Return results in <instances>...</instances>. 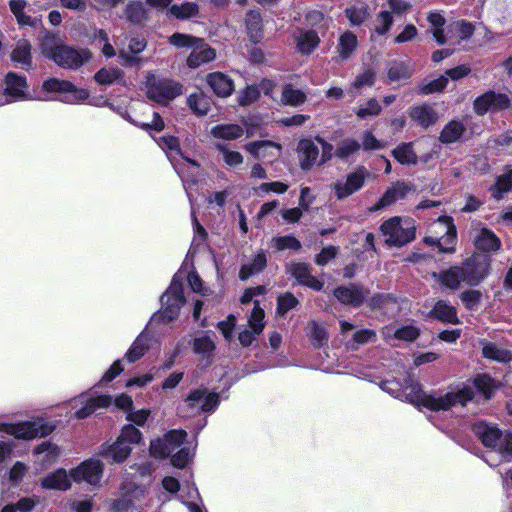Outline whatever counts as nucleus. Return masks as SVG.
Segmentation results:
<instances>
[{
    "label": "nucleus",
    "mask_w": 512,
    "mask_h": 512,
    "mask_svg": "<svg viewBox=\"0 0 512 512\" xmlns=\"http://www.w3.org/2000/svg\"><path fill=\"white\" fill-rule=\"evenodd\" d=\"M381 232L387 236L388 246L402 247L412 242L416 237L415 220L410 217L398 216L385 220L380 226Z\"/></svg>",
    "instance_id": "f257e3e1"
},
{
    "label": "nucleus",
    "mask_w": 512,
    "mask_h": 512,
    "mask_svg": "<svg viewBox=\"0 0 512 512\" xmlns=\"http://www.w3.org/2000/svg\"><path fill=\"white\" fill-rule=\"evenodd\" d=\"M146 88L147 98L162 105H167L183 92V85L180 82L158 78L153 74L147 77Z\"/></svg>",
    "instance_id": "f03ea898"
},
{
    "label": "nucleus",
    "mask_w": 512,
    "mask_h": 512,
    "mask_svg": "<svg viewBox=\"0 0 512 512\" xmlns=\"http://www.w3.org/2000/svg\"><path fill=\"white\" fill-rule=\"evenodd\" d=\"M492 259L487 254L474 253L460 265L464 283L470 287L480 285L491 272Z\"/></svg>",
    "instance_id": "7ed1b4c3"
},
{
    "label": "nucleus",
    "mask_w": 512,
    "mask_h": 512,
    "mask_svg": "<svg viewBox=\"0 0 512 512\" xmlns=\"http://www.w3.org/2000/svg\"><path fill=\"white\" fill-rule=\"evenodd\" d=\"M512 110V92H499L489 89L477 96L473 101V111L478 116H484L488 112L499 113Z\"/></svg>",
    "instance_id": "20e7f679"
},
{
    "label": "nucleus",
    "mask_w": 512,
    "mask_h": 512,
    "mask_svg": "<svg viewBox=\"0 0 512 512\" xmlns=\"http://www.w3.org/2000/svg\"><path fill=\"white\" fill-rule=\"evenodd\" d=\"M55 429V426L41 421H24L20 423L0 422V432H5L17 439L32 440L37 437H46Z\"/></svg>",
    "instance_id": "39448f33"
},
{
    "label": "nucleus",
    "mask_w": 512,
    "mask_h": 512,
    "mask_svg": "<svg viewBox=\"0 0 512 512\" xmlns=\"http://www.w3.org/2000/svg\"><path fill=\"white\" fill-rule=\"evenodd\" d=\"M92 52L88 48L76 49L67 44L62 45L56 54H53V62L59 67L77 70L92 59Z\"/></svg>",
    "instance_id": "423d86ee"
},
{
    "label": "nucleus",
    "mask_w": 512,
    "mask_h": 512,
    "mask_svg": "<svg viewBox=\"0 0 512 512\" xmlns=\"http://www.w3.org/2000/svg\"><path fill=\"white\" fill-rule=\"evenodd\" d=\"M407 398L409 402L415 406L424 407L433 412L447 411L451 409V402H449L447 394H444L440 397H435L426 393L420 384H415L412 386V389L407 395Z\"/></svg>",
    "instance_id": "0eeeda50"
},
{
    "label": "nucleus",
    "mask_w": 512,
    "mask_h": 512,
    "mask_svg": "<svg viewBox=\"0 0 512 512\" xmlns=\"http://www.w3.org/2000/svg\"><path fill=\"white\" fill-rule=\"evenodd\" d=\"M369 294V288L359 283L340 285L333 290V296L339 303L352 308L361 307L366 302Z\"/></svg>",
    "instance_id": "6e6552de"
},
{
    "label": "nucleus",
    "mask_w": 512,
    "mask_h": 512,
    "mask_svg": "<svg viewBox=\"0 0 512 512\" xmlns=\"http://www.w3.org/2000/svg\"><path fill=\"white\" fill-rule=\"evenodd\" d=\"M104 470V464L97 459H88L71 470V477L76 483L85 481L91 485L100 482Z\"/></svg>",
    "instance_id": "1a4fd4ad"
},
{
    "label": "nucleus",
    "mask_w": 512,
    "mask_h": 512,
    "mask_svg": "<svg viewBox=\"0 0 512 512\" xmlns=\"http://www.w3.org/2000/svg\"><path fill=\"white\" fill-rule=\"evenodd\" d=\"M472 432L486 448L496 450L502 441L503 432L497 425L479 421L472 425Z\"/></svg>",
    "instance_id": "9d476101"
},
{
    "label": "nucleus",
    "mask_w": 512,
    "mask_h": 512,
    "mask_svg": "<svg viewBox=\"0 0 512 512\" xmlns=\"http://www.w3.org/2000/svg\"><path fill=\"white\" fill-rule=\"evenodd\" d=\"M132 447L118 438L113 443L104 442L99 447L98 455L109 464H121L130 456Z\"/></svg>",
    "instance_id": "9b49d317"
},
{
    "label": "nucleus",
    "mask_w": 512,
    "mask_h": 512,
    "mask_svg": "<svg viewBox=\"0 0 512 512\" xmlns=\"http://www.w3.org/2000/svg\"><path fill=\"white\" fill-rule=\"evenodd\" d=\"M207 85L219 98H227L235 91L234 80L221 71L210 72L205 77Z\"/></svg>",
    "instance_id": "f8f14e48"
},
{
    "label": "nucleus",
    "mask_w": 512,
    "mask_h": 512,
    "mask_svg": "<svg viewBox=\"0 0 512 512\" xmlns=\"http://www.w3.org/2000/svg\"><path fill=\"white\" fill-rule=\"evenodd\" d=\"M206 394V388L191 390L183 402L177 407V415L180 418L189 419L202 412L201 402Z\"/></svg>",
    "instance_id": "ddd939ff"
},
{
    "label": "nucleus",
    "mask_w": 512,
    "mask_h": 512,
    "mask_svg": "<svg viewBox=\"0 0 512 512\" xmlns=\"http://www.w3.org/2000/svg\"><path fill=\"white\" fill-rule=\"evenodd\" d=\"M365 172V168L362 166L357 171L348 174L345 183L334 184L337 199L343 200L359 191L365 183Z\"/></svg>",
    "instance_id": "4468645a"
},
{
    "label": "nucleus",
    "mask_w": 512,
    "mask_h": 512,
    "mask_svg": "<svg viewBox=\"0 0 512 512\" xmlns=\"http://www.w3.org/2000/svg\"><path fill=\"white\" fill-rule=\"evenodd\" d=\"M147 47V40L142 36L132 37L128 43V51L120 50L119 58L124 67H136L142 63V58L138 55Z\"/></svg>",
    "instance_id": "2eb2a0df"
},
{
    "label": "nucleus",
    "mask_w": 512,
    "mask_h": 512,
    "mask_svg": "<svg viewBox=\"0 0 512 512\" xmlns=\"http://www.w3.org/2000/svg\"><path fill=\"white\" fill-rule=\"evenodd\" d=\"M408 114L412 121L425 130L435 125L439 119L437 111L427 103L411 106Z\"/></svg>",
    "instance_id": "dca6fc26"
},
{
    "label": "nucleus",
    "mask_w": 512,
    "mask_h": 512,
    "mask_svg": "<svg viewBox=\"0 0 512 512\" xmlns=\"http://www.w3.org/2000/svg\"><path fill=\"white\" fill-rule=\"evenodd\" d=\"M299 165L303 171H310L319 158V148L310 138L299 140L297 145Z\"/></svg>",
    "instance_id": "f3484780"
},
{
    "label": "nucleus",
    "mask_w": 512,
    "mask_h": 512,
    "mask_svg": "<svg viewBox=\"0 0 512 512\" xmlns=\"http://www.w3.org/2000/svg\"><path fill=\"white\" fill-rule=\"evenodd\" d=\"M244 25L248 39L258 44L264 38L263 18L259 9H250L246 12Z\"/></svg>",
    "instance_id": "a211bd4d"
},
{
    "label": "nucleus",
    "mask_w": 512,
    "mask_h": 512,
    "mask_svg": "<svg viewBox=\"0 0 512 512\" xmlns=\"http://www.w3.org/2000/svg\"><path fill=\"white\" fill-rule=\"evenodd\" d=\"M6 85L4 93L12 97L14 100L28 99L26 89L28 88L27 78L24 75H19L16 72H8L4 77Z\"/></svg>",
    "instance_id": "6ab92c4d"
},
{
    "label": "nucleus",
    "mask_w": 512,
    "mask_h": 512,
    "mask_svg": "<svg viewBox=\"0 0 512 512\" xmlns=\"http://www.w3.org/2000/svg\"><path fill=\"white\" fill-rule=\"evenodd\" d=\"M216 58V50L210 47L205 39L203 43H197L192 49L191 53L186 59V64L189 68L196 69L202 64L212 62Z\"/></svg>",
    "instance_id": "aec40b11"
},
{
    "label": "nucleus",
    "mask_w": 512,
    "mask_h": 512,
    "mask_svg": "<svg viewBox=\"0 0 512 512\" xmlns=\"http://www.w3.org/2000/svg\"><path fill=\"white\" fill-rule=\"evenodd\" d=\"M433 278L444 288L452 291L458 290L461 283H464L460 265H453L448 269L433 273Z\"/></svg>",
    "instance_id": "412c9836"
},
{
    "label": "nucleus",
    "mask_w": 512,
    "mask_h": 512,
    "mask_svg": "<svg viewBox=\"0 0 512 512\" xmlns=\"http://www.w3.org/2000/svg\"><path fill=\"white\" fill-rule=\"evenodd\" d=\"M473 243L477 250L484 253L497 252L502 246L500 238L491 229L485 227L479 231Z\"/></svg>",
    "instance_id": "4be33fe9"
},
{
    "label": "nucleus",
    "mask_w": 512,
    "mask_h": 512,
    "mask_svg": "<svg viewBox=\"0 0 512 512\" xmlns=\"http://www.w3.org/2000/svg\"><path fill=\"white\" fill-rule=\"evenodd\" d=\"M428 317L446 324H459L457 309L445 300H438L428 312Z\"/></svg>",
    "instance_id": "5701e85b"
},
{
    "label": "nucleus",
    "mask_w": 512,
    "mask_h": 512,
    "mask_svg": "<svg viewBox=\"0 0 512 512\" xmlns=\"http://www.w3.org/2000/svg\"><path fill=\"white\" fill-rule=\"evenodd\" d=\"M41 487L46 490L67 491L71 488V481L66 470L58 468L41 479Z\"/></svg>",
    "instance_id": "b1692460"
},
{
    "label": "nucleus",
    "mask_w": 512,
    "mask_h": 512,
    "mask_svg": "<svg viewBox=\"0 0 512 512\" xmlns=\"http://www.w3.org/2000/svg\"><path fill=\"white\" fill-rule=\"evenodd\" d=\"M438 221L445 224L446 233L443 237H441L442 243L440 244V252L452 254L456 250V242H457V229L454 224V220L451 216H440Z\"/></svg>",
    "instance_id": "393cba45"
},
{
    "label": "nucleus",
    "mask_w": 512,
    "mask_h": 512,
    "mask_svg": "<svg viewBox=\"0 0 512 512\" xmlns=\"http://www.w3.org/2000/svg\"><path fill=\"white\" fill-rule=\"evenodd\" d=\"M472 383L475 389L484 396L485 400L492 399L495 392L501 387L500 382L488 373L476 374Z\"/></svg>",
    "instance_id": "a878e982"
},
{
    "label": "nucleus",
    "mask_w": 512,
    "mask_h": 512,
    "mask_svg": "<svg viewBox=\"0 0 512 512\" xmlns=\"http://www.w3.org/2000/svg\"><path fill=\"white\" fill-rule=\"evenodd\" d=\"M31 50L32 45L29 41H19L11 52V61L16 65H20L24 70L31 69L33 64Z\"/></svg>",
    "instance_id": "bb28decb"
},
{
    "label": "nucleus",
    "mask_w": 512,
    "mask_h": 512,
    "mask_svg": "<svg viewBox=\"0 0 512 512\" xmlns=\"http://www.w3.org/2000/svg\"><path fill=\"white\" fill-rule=\"evenodd\" d=\"M162 313L161 317L164 323H169L178 318L181 307L185 304L186 299L163 295L161 297Z\"/></svg>",
    "instance_id": "cd10ccee"
},
{
    "label": "nucleus",
    "mask_w": 512,
    "mask_h": 512,
    "mask_svg": "<svg viewBox=\"0 0 512 512\" xmlns=\"http://www.w3.org/2000/svg\"><path fill=\"white\" fill-rule=\"evenodd\" d=\"M465 131V125L461 121L453 119L443 127L439 141L445 145L455 143L461 139Z\"/></svg>",
    "instance_id": "c85d7f7f"
},
{
    "label": "nucleus",
    "mask_w": 512,
    "mask_h": 512,
    "mask_svg": "<svg viewBox=\"0 0 512 512\" xmlns=\"http://www.w3.org/2000/svg\"><path fill=\"white\" fill-rule=\"evenodd\" d=\"M127 22L133 25H141L148 19V11L141 1H129L124 9Z\"/></svg>",
    "instance_id": "c756f323"
},
{
    "label": "nucleus",
    "mask_w": 512,
    "mask_h": 512,
    "mask_svg": "<svg viewBox=\"0 0 512 512\" xmlns=\"http://www.w3.org/2000/svg\"><path fill=\"white\" fill-rule=\"evenodd\" d=\"M391 155L401 165H416L418 163V156L413 149L412 142H402L396 146Z\"/></svg>",
    "instance_id": "7c9ffc66"
},
{
    "label": "nucleus",
    "mask_w": 512,
    "mask_h": 512,
    "mask_svg": "<svg viewBox=\"0 0 512 512\" xmlns=\"http://www.w3.org/2000/svg\"><path fill=\"white\" fill-rule=\"evenodd\" d=\"M267 266V257L263 251L254 256L248 264H243L239 270V278L242 281L248 280L251 276L262 272Z\"/></svg>",
    "instance_id": "2f4dec72"
},
{
    "label": "nucleus",
    "mask_w": 512,
    "mask_h": 512,
    "mask_svg": "<svg viewBox=\"0 0 512 512\" xmlns=\"http://www.w3.org/2000/svg\"><path fill=\"white\" fill-rule=\"evenodd\" d=\"M482 357L499 363H508L512 360V353L493 342L485 341L482 346Z\"/></svg>",
    "instance_id": "473e14b6"
},
{
    "label": "nucleus",
    "mask_w": 512,
    "mask_h": 512,
    "mask_svg": "<svg viewBox=\"0 0 512 512\" xmlns=\"http://www.w3.org/2000/svg\"><path fill=\"white\" fill-rule=\"evenodd\" d=\"M149 350V337L148 335L144 334L143 332L140 333L128 351L126 352L124 358L129 363H135L140 358H142L145 353Z\"/></svg>",
    "instance_id": "72a5a7b5"
},
{
    "label": "nucleus",
    "mask_w": 512,
    "mask_h": 512,
    "mask_svg": "<svg viewBox=\"0 0 512 512\" xmlns=\"http://www.w3.org/2000/svg\"><path fill=\"white\" fill-rule=\"evenodd\" d=\"M200 9L197 3L184 1L182 4H173L168 9V14L178 20H188L199 15Z\"/></svg>",
    "instance_id": "f704fd0d"
},
{
    "label": "nucleus",
    "mask_w": 512,
    "mask_h": 512,
    "mask_svg": "<svg viewBox=\"0 0 512 512\" xmlns=\"http://www.w3.org/2000/svg\"><path fill=\"white\" fill-rule=\"evenodd\" d=\"M191 346L194 354L206 359H210L216 350L215 342L207 333L192 339Z\"/></svg>",
    "instance_id": "c9c22d12"
},
{
    "label": "nucleus",
    "mask_w": 512,
    "mask_h": 512,
    "mask_svg": "<svg viewBox=\"0 0 512 512\" xmlns=\"http://www.w3.org/2000/svg\"><path fill=\"white\" fill-rule=\"evenodd\" d=\"M308 328L307 336L314 348L320 349L328 344L329 334L324 326L311 320L308 322Z\"/></svg>",
    "instance_id": "e433bc0d"
},
{
    "label": "nucleus",
    "mask_w": 512,
    "mask_h": 512,
    "mask_svg": "<svg viewBox=\"0 0 512 512\" xmlns=\"http://www.w3.org/2000/svg\"><path fill=\"white\" fill-rule=\"evenodd\" d=\"M357 46H358L357 36L351 31L344 32L339 37V41H338L337 49H338L339 57L342 60L349 59L353 55L355 50L357 49Z\"/></svg>",
    "instance_id": "4c0bfd02"
},
{
    "label": "nucleus",
    "mask_w": 512,
    "mask_h": 512,
    "mask_svg": "<svg viewBox=\"0 0 512 512\" xmlns=\"http://www.w3.org/2000/svg\"><path fill=\"white\" fill-rule=\"evenodd\" d=\"M245 149L253 155L255 159L264 160L270 155L271 149H281V146L270 140H257L250 142L245 146Z\"/></svg>",
    "instance_id": "58836bf2"
},
{
    "label": "nucleus",
    "mask_w": 512,
    "mask_h": 512,
    "mask_svg": "<svg viewBox=\"0 0 512 512\" xmlns=\"http://www.w3.org/2000/svg\"><path fill=\"white\" fill-rule=\"evenodd\" d=\"M319 44L318 33L313 29L307 30L297 39V50L302 55H310Z\"/></svg>",
    "instance_id": "ea45409f"
},
{
    "label": "nucleus",
    "mask_w": 512,
    "mask_h": 512,
    "mask_svg": "<svg viewBox=\"0 0 512 512\" xmlns=\"http://www.w3.org/2000/svg\"><path fill=\"white\" fill-rule=\"evenodd\" d=\"M493 198L500 200L503 194L512 191V169L506 166L504 173L496 178L494 186L491 188Z\"/></svg>",
    "instance_id": "a19ab883"
},
{
    "label": "nucleus",
    "mask_w": 512,
    "mask_h": 512,
    "mask_svg": "<svg viewBox=\"0 0 512 512\" xmlns=\"http://www.w3.org/2000/svg\"><path fill=\"white\" fill-rule=\"evenodd\" d=\"M214 138L236 140L243 135V129L238 124H218L211 129Z\"/></svg>",
    "instance_id": "79ce46f5"
},
{
    "label": "nucleus",
    "mask_w": 512,
    "mask_h": 512,
    "mask_svg": "<svg viewBox=\"0 0 512 512\" xmlns=\"http://www.w3.org/2000/svg\"><path fill=\"white\" fill-rule=\"evenodd\" d=\"M187 104L197 116H205L211 108V99L203 93H193L188 96Z\"/></svg>",
    "instance_id": "37998d69"
},
{
    "label": "nucleus",
    "mask_w": 512,
    "mask_h": 512,
    "mask_svg": "<svg viewBox=\"0 0 512 512\" xmlns=\"http://www.w3.org/2000/svg\"><path fill=\"white\" fill-rule=\"evenodd\" d=\"M307 100L306 94L300 90L295 89L292 84H285L282 88L281 102L284 105L297 107Z\"/></svg>",
    "instance_id": "c03bdc74"
},
{
    "label": "nucleus",
    "mask_w": 512,
    "mask_h": 512,
    "mask_svg": "<svg viewBox=\"0 0 512 512\" xmlns=\"http://www.w3.org/2000/svg\"><path fill=\"white\" fill-rule=\"evenodd\" d=\"M64 45L61 42V39L58 34L50 31H46L45 35L41 39L40 48L42 54L50 59L53 60V54L57 53V50Z\"/></svg>",
    "instance_id": "a18cd8bd"
},
{
    "label": "nucleus",
    "mask_w": 512,
    "mask_h": 512,
    "mask_svg": "<svg viewBox=\"0 0 512 512\" xmlns=\"http://www.w3.org/2000/svg\"><path fill=\"white\" fill-rule=\"evenodd\" d=\"M124 71L118 67H103L94 74V80L99 85H111L118 80H122Z\"/></svg>",
    "instance_id": "49530a36"
},
{
    "label": "nucleus",
    "mask_w": 512,
    "mask_h": 512,
    "mask_svg": "<svg viewBox=\"0 0 512 512\" xmlns=\"http://www.w3.org/2000/svg\"><path fill=\"white\" fill-rule=\"evenodd\" d=\"M448 85V78L445 75H440L437 79L426 82V80L420 82L417 86L418 95H430L440 93L445 90Z\"/></svg>",
    "instance_id": "de8ad7c7"
},
{
    "label": "nucleus",
    "mask_w": 512,
    "mask_h": 512,
    "mask_svg": "<svg viewBox=\"0 0 512 512\" xmlns=\"http://www.w3.org/2000/svg\"><path fill=\"white\" fill-rule=\"evenodd\" d=\"M72 89H74V84L71 81L55 77L46 79L42 84V90L47 93L67 94Z\"/></svg>",
    "instance_id": "09e8293b"
},
{
    "label": "nucleus",
    "mask_w": 512,
    "mask_h": 512,
    "mask_svg": "<svg viewBox=\"0 0 512 512\" xmlns=\"http://www.w3.org/2000/svg\"><path fill=\"white\" fill-rule=\"evenodd\" d=\"M169 43L173 45L174 47L180 49V48H194L197 43L202 44L203 38L196 37L194 35L190 34H184L180 32H175L172 34L169 39Z\"/></svg>",
    "instance_id": "8fccbe9b"
},
{
    "label": "nucleus",
    "mask_w": 512,
    "mask_h": 512,
    "mask_svg": "<svg viewBox=\"0 0 512 512\" xmlns=\"http://www.w3.org/2000/svg\"><path fill=\"white\" fill-rule=\"evenodd\" d=\"M412 71L403 61H395L387 70V77L390 82L407 80L411 78Z\"/></svg>",
    "instance_id": "3c124183"
},
{
    "label": "nucleus",
    "mask_w": 512,
    "mask_h": 512,
    "mask_svg": "<svg viewBox=\"0 0 512 512\" xmlns=\"http://www.w3.org/2000/svg\"><path fill=\"white\" fill-rule=\"evenodd\" d=\"M300 304L299 300L292 292H285L277 297L276 314L285 316L291 309L296 308Z\"/></svg>",
    "instance_id": "603ef678"
},
{
    "label": "nucleus",
    "mask_w": 512,
    "mask_h": 512,
    "mask_svg": "<svg viewBox=\"0 0 512 512\" xmlns=\"http://www.w3.org/2000/svg\"><path fill=\"white\" fill-rule=\"evenodd\" d=\"M265 312L260 307V303L258 300L254 301V307L251 311L248 323L250 328L257 334H261L265 327Z\"/></svg>",
    "instance_id": "864d4df0"
},
{
    "label": "nucleus",
    "mask_w": 512,
    "mask_h": 512,
    "mask_svg": "<svg viewBox=\"0 0 512 512\" xmlns=\"http://www.w3.org/2000/svg\"><path fill=\"white\" fill-rule=\"evenodd\" d=\"M446 394L449 398V402H451V408L456 404L466 406V404L472 401L475 397L473 389L469 386H463L456 392H447Z\"/></svg>",
    "instance_id": "5fc2aeb1"
},
{
    "label": "nucleus",
    "mask_w": 512,
    "mask_h": 512,
    "mask_svg": "<svg viewBox=\"0 0 512 512\" xmlns=\"http://www.w3.org/2000/svg\"><path fill=\"white\" fill-rule=\"evenodd\" d=\"M260 98V89L257 85H248L242 89L237 97L240 106H250Z\"/></svg>",
    "instance_id": "6e6d98bb"
},
{
    "label": "nucleus",
    "mask_w": 512,
    "mask_h": 512,
    "mask_svg": "<svg viewBox=\"0 0 512 512\" xmlns=\"http://www.w3.org/2000/svg\"><path fill=\"white\" fill-rule=\"evenodd\" d=\"M117 438L124 444H138L142 440V433L133 424H126L122 427Z\"/></svg>",
    "instance_id": "4d7b16f0"
},
{
    "label": "nucleus",
    "mask_w": 512,
    "mask_h": 512,
    "mask_svg": "<svg viewBox=\"0 0 512 512\" xmlns=\"http://www.w3.org/2000/svg\"><path fill=\"white\" fill-rule=\"evenodd\" d=\"M482 292L477 289H468L463 291L459 298L467 310H475L481 303Z\"/></svg>",
    "instance_id": "13d9d810"
},
{
    "label": "nucleus",
    "mask_w": 512,
    "mask_h": 512,
    "mask_svg": "<svg viewBox=\"0 0 512 512\" xmlns=\"http://www.w3.org/2000/svg\"><path fill=\"white\" fill-rule=\"evenodd\" d=\"M346 18L354 26H360L369 16L368 8L366 6L347 7L344 11Z\"/></svg>",
    "instance_id": "bf43d9fd"
},
{
    "label": "nucleus",
    "mask_w": 512,
    "mask_h": 512,
    "mask_svg": "<svg viewBox=\"0 0 512 512\" xmlns=\"http://www.w3.org/2000/svg\"><path fill=\"white\" fill-rule=\"evenodd\" d=\"M361 148L360 143L355 139H344L336 149L335 156L345 160Z\"/></svg>",
    "instance_id": "052dcab7"
},
{
    "label": "nucleus",
    "mask_w": 512,
    "mask_h": 512,
    "mask_svg": "<svg viewBox=\"0 0 512 512\" xmlns=\"http://www.w3.org/2000/svg\"><path fill=\"white\" fill-rule=\"evenodd\" d=\"M274 247L278 251L287 249L300 250L302 248L301 242L293 235L278 236L273 238Z\"/></svg>",
    "instance_id": "680f3d73"
},
{
    "label": "nucleus",
    "mask_w": 512,
    "mask_h": 512,
    "mask_svg": "<svg viewBox=\"0 0 512 512\" xmlns=\"http://www.w3.org/2000/svg\"><path fill=\"white\" fill-rule=\"evenodd\" d=\"M131 124H133L134 126L142 129L143 131L145 132H150V131H156V132H161L165 129V123H164V120L162 118V116L158 113V112H153V118H152V121L151 123H147V122H137V121H134V120H129Z\"/></svg>",
    "instance_id": "e2e57ef3"
},
{
    "label": "nucleus",
    "mask_w": 512,
    "mask_h": 512,
    "mask_svg": "<svg viewBox=\"0 0 512 512\" xmlns=\"http://www.w3.org/2000/svg\"><path fill=\"white\" fill-rule=\"evenodd\" d=\"M217 149L223 155V160L228 166H237L243 163L244 158L240 152L231 151L224 144H218Z\"/></svg>",
    "instance_id": "0e129e2a"
},
{
    "label": "nucleus",
    "mask_w": 512,
    "mask_h": 512,
    "mask_svg": "<svg viewBox=\"0 0 512 512\" xmlns=\"http://www.w3.org/2000/svg\"><path fill=\"white\" fill-rule=\"evenodd\" d=\"M420 336L419 328L413 325L402 326L394 332V337L398 340L413 342Z\"/></svg>",
    "instance_id": "69168bd1"
},
{
    "label": "nucleus",
    "mask_w": 512,
    "mask_h": 512,
    "mask_svg": "<svg viewBox=\"0 0 512 512\" xmlns=\"http://www.w3.org/2000/svg\"><path fill=\"white\" fill-rule=\"evenodd\" d=\"M158 145L164 151H172L178 155H182L179 138L173 135L161 136L157 140Z\"/></svg>",
    "instance_id": "338daca9"
},
{
    "label": "nucleus",
    "mask_w": 512,
    "mask_h": 512,
    "mask_svg": "<svg viewBox=\"0 0 512 512\" xmlns=\"http://www.w3.org/2000/svg\"><path fill=\"white\" fill-rule=\"evenodd\" d=\"M381 111L382 107L379 102L375 98H371L367 101L365 107L359 108L355 113L359 118L365 119L368 116H377Z\"/></svg>",
    "instance_id": "774afa93"
}]
</instances>
